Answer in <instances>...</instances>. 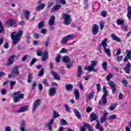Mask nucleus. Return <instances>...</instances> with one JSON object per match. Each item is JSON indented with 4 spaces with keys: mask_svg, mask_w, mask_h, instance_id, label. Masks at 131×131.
<instances>
[{
    "mask_svg": "<svg viewBox=\"0 0 131 131\" xmlns=\"http://www.w3.org/2000/svg\"><path fill=\"white\" fill-rule=\"evenodd\" d=\"M23 34V32L22 31H19L18 32H12L10 35L11 38L12 40V43L13 45H17L19 41H20V38Z\"/></svg>",
    "mask_w": 131,
    "mask_h": 131,
    "instance_id": "nucleus-1",
    "label": "nucleus"
},
{
    "mask_svg": "<svg viewBox=\"0 0 131 131\" xmlns=\"http://www.w3.org/2000/svg\"><path fill=\"white\" fill-rule=\"evenodd\" d=\"M12 96L14 103H18L20 102L21 99H24V94L21 93L20 91L13 93Z\"/></svg>",
    "mask_w": 131,
    "mask_h": 131,
    "instance_id": "nucleus-2",
    "label": "nucleus"
},
{
    "mask_svg": "<svg viewBox=\"0 0 131 131\" xmlns=\"http://www.w3.org/2000/svg\"><path fill=\"white\" fill-rule=\"evenodd\" d=\"M98 65L97 60H93L91 61V65L89 67H85L84 68V70H88L90 72L93 71L94 72H97L98 71V69H95V67Z\"/></svg>",
    "mask_w": 131,
    "mask_h": 131,
    "instance_id": "nucleus-3",
    "label": "nucleus"
},
{
    "mask_svg": "<svg viewBox=\"0 0 131 131\" xmlns=\"http://www.w3.org/2000/svg\"><path fill=\"white\" fill-rule=\"evenodd\" d=\"M56 17L54 15H52L48 21V24L49 25V28L50 30H55V19Z\"/></svg>",
    "mask_w": 131,
    "mask_h": 131,
    "instance_id": "nucleus-4",
    "label": "nucleus"
},
{
    "mask_svg": "<svg viewBox=\"0 0 131 131\" xmlns=\"http://www.w3.org/2000/svg\"><path fill=\"white\" fill-rule=\"evenodd\" d=\"M62 17L64 19L63 23L65 25H69V24L71 23L72 19L71 15L65 13L62 15Z\"/></svg>",
    "mask_w": 131,
    "mask_h": 131,
    "instance_id": "nucleus-5",
    "label": "nucleus"
},
{
    "mask_svg": "<svg viewBox=\"0 0 131 131\" xmlns=\"http://www.w3.org/2000/svg\"><path fill=\"white\" fill-rule=\"evenodd\" d=\"M74 36V35L73 34H71L62 38V39L61 40V43H66V42H67L68 40L71 39V38H72V37H73Z\"/></svg>",
    "mask_w": 131,
    "mask_h": 131,
    "instance_id": "nucleus-6",
    "label": "nucleus"
},
{
    "mask_svg": "<svg viewBox=\"0 0 131 131\" xmlns=\"http://www.w3.org/2000/svg\"><path fill=\"white\" fill-rule=\"evenodd\" d=\"M15 24H16L15 20L13 19H9L6 21L5 26H6V27H13V26H15Z\"/></svg>",
    "mask_w": 131,
    "mask_h": 131,
    "instance_id": "nucleus-7",
    "label": "nucleus"
},
{
    "mask_svg": "<svg viewBox=\"0 0 131 131\" xmlns=\"http://www.w3.org/2000/svg\"><path fill=\"white\" fill-rule=\"evenodd\" d=\"M40 105V99H36L33 103V112H35V110L37 109L38 106Z\"/></svg>",
    "mask_w": 131,
    "mask_h": 131,
    "instance_id": "nucleus-8",
    "label": "nucleus"
},
{
    "mask_svg": "<svg viewBox=\"0 0 131 131\" xmlns=\"http://www.w3.org/2000/svg\"><path fill=\"white\" fill-rule=\"evenodd\" d=\"M16 58V55H13L9 57L8 59L7 66H11V65H13L14 64V59Z\"/></svg>",
    "mask_w": 131,
    "mask_h": 131,
    "instance_id": "nucleus-9",
    "label": "nucleus"
},
{
    "mask_svg": "<svg viewBox=\"0 0 131 131\" xmlns=\"http://www.w3.org/2000/svg\"><path fill=\"white\" fill-rule=\"evenodd\" d=\"M99 104L103 106V105H106L107 104V95H103L101 98L99 102Z\"/></svg>",
    "mask_w": 131,
    "mask_h": 131,
    "instance_id": "nucleus-10",
    "label": "nucleus"
},
{
    "mask_svg": "<svg viewBox=\"0 0 131 131\" xmlns=\"http://www.w3.org/2000/svg\"><path fill=\"white\" fill-rule=\"evenodd\" d=\"M56 93H57V89H56V88H50L49 89L48 94L51 97L55 96V95H56Z\"/></svg>",
    "mask_w": 131,
    "mask_h": 131,
    "instance_id": "nucleus-11",
    "label": "nucleus"
},
{
    "mask_svg": "<svg viewBox=\"0 0 131 131\" xmlns=\"http://www.w3.org/2000/svg\"><path fill=\"white\" fill-rule=\"evenodd\" d=\"M130 68H131V64L129 62H128L125 68L124 69V71L127 74H129V73H130Z\"/></svg>",
    "mask_w": 131,
    "mask_h": 131,
    "instance_id": "nucleus-12",
    "label": "nucleus"
},
{
    "mask_svg": "<svg viewBox=\"0 0 131 131\" xmlns=\"http://www.w3.org/2000/svg\"><path fill=\"white\" fill-rule=\"evenodd\" d=\"M98 32H99V26H98V25L97 24H94L92 28V33H93L94 35H96V34H97V33H98Z\"/></svg>",
    "mask_w": 131,
    "mask_h": 131,
    "instance_id": "nucleus-13",
    "label": "nucleus"
},
{
    "mask_svg": "<svg viewBox=\"0 0 131 131\" xmlns=\"http://www.w3.org/2000/svg\"><path fill=\"white\" fill-rule=\"evenodd\" d=\"M53 124H54V119L52 118L50 120L49 122H48L47 124V126L48 127V129L50 131L53 130V129L52 128V126H53Z\"/></svg>",
    "mask_w": 131,
    "mask_h": 131,
    "instance_id": "nucleus-14",
    "label": "nucleus"
},
{
    "mask_svg": "<svg viewBox=\"0 0 131 131\" xmlns=\"http://www.w3.org/2000/svg\"><path fill=\"white\" fill-rule=\"evenodd\" d=\"M12 76L14 77L18 76L19 75V70H18V67H16L13 68L12 72Z\"/></svg>",
    "mask_w": 131,
    "mask_h": 131,
    "instance_id": "nucleus-15",
    "label": "nucleus"
},
{
    "mask_svg": "<svg viewBox=\"0 0 131 131\" xmlns=\"http://www.w3.org/2000/svg\"><path fill=\"white\" fill-rule=\"evenodd\" d=\"M107 40H108V38H104L101 42V43L99 47H103V49L107 48V47H108V44L107 43Z\"/></svg>",
    "mask_w": 131,
    "mask_h": 131,
    "instance_id": "nucleus-16",
    "label": "nucleus"
},
{
    "mask_svg": "<svg viewBox=\"0 0 131 131\" xmlns=\"http://www.w3.org/2000/svg\"><path fill=\"white\" fill-rule=\"evenodd\" d=\"M82 75V68L81 67V66H78L76 76L79 78Z\"/></svg>",
    "mask_w": 131,
    "mask_h": 131,
    "instance_id": "nucleus-17",
    "label": "nucleus"
},
{
    "mask_svg": "<svg viewBox=\"0 0 131 131\" xmlns=\"http://www.w3.org/2000/svg\"><path fill=\"white\" fill-rule=\"evenodd\" d=\"M49 59V53H48V51H45L44 53H43L42 56V61L43 62H45L47 61Z\"/></svg>",
    "mask_w": 131,
    "mask_h": 131,
    "instance_id": "nucleus-18",
    "label": "nucleus"
},
{
    "mask_svg": "<svg viewBox=\"0 0 131 131\" xmlns=\"http://www.w3.org/2000/svg\"><path fill=\"white\" fill-rule=\"evenodd\" d=\"M111 37L113 40H115V41H118V42H121V39L119 37H117V35H115V34H112Z\"/></svg>",
    "mask_w": 131,
    "mask_h": 131,
    "instance_id": "nucleus-19",
    "label": "nucleus"
},
{
    "mask_svg": "<svg viewBox=\"0 0 131 131\" xmlns=\"http://www.w3.org/2000/svg\"><path fill=\"white\" fill-rule=\"evenodd\" d=\"M29 109V106L25 105L19 108L17 112L19 113L25 112V111H27V110H28Z\"/></svg>",
    "mask_w": 131,
    "mask_h": 131,
    "instance_id": "nucleus-20",
    "label": "nucleus"
},
{
    "mask_svg": "<svg viewBox=\"0 0 131 131\" xmlns=\"http://www.w3.org/2000/svg\"><path fill=\"white\" fill-rule=\"evenodd\" d=\"M66 91L68 92H71L73 90V85L72 84H67L65 85Z\"/></svg>",
    "mask_w": 131,
    "mask_h": 131,
    "instance_id": "nucleus-21",
    "label": "nucleus"
},
{
    "mask_svg": "<svg viewBox=\"0 0 131 131\" xmlns=\"http://www.w3.org/2000/svg\"><path fill=\"white\" fill-rule=\"evenodd\" d=\"M90 117L91 118V121H94L95 120H98V116L95 113H92L90 115Z\"/></svg>",
    "mask_w": 131,
    "mask_h": 131,
    "instance_id": "nucleus-22",
    "label": "nucleus"
},
{
    "mask_svg": "<svg viewBox=\"0 0 131 131\" xmlns=\"http://www.w3.org/2000/svg\"><path fill=\"white\" fill-rule=\"evenodd\" d=\"M24 17L26 18L27 20H29V16L30 15V11L29 10H24Z\"/></svg>",
    "mask_w": 131,
    "mask_h": 131,
    "instance_id": "nucleus-23",
    "label": "nucleus"
},
{
    "mask_svg": "<svg viewBox=\"0 0 131 131\" xmlns=\"http://www.w3.org/2000/svg\"><path fill=\"white\" fill-rule=\"evenodd\" d=\"M60 8L61 5L57 4L55 6H54L53 8H52V9L51 10V12H56V11H58V10H59V9H60Z\"/></svg>",
    "mask_w": 131,
    "mask_h": 131,
    "instance_id": "nucleus-24",
    "label": "nucleus"
},
{
    "mask_svg": "<svg viewBox=\"0 0 131 131\" xmlns=\"http://www.w3.org/2000/svg\"><path fill=\"white\" fill-rule=\"evenodd\" d=\"M74 94H75L76 100H79L80 94H79V91H78V89L75 90Z\"/></svg>",
    "mask_w": 131,
    "mask_h": 131,
    "instance_id": "nucleus-25",
    "label": "nucleus"
},
{
    "mask_svg": "<svg viewBox=\"0 0 131 131\" xmlns=\"http://www.w3.org/2000/svg\"><path fill=\"white\" fill-rule=\"evenodd\" d=\"M51 74L53 75V76H54V77H55L56 79H57V80H60V76H59V75H58V74L54 71H52L51 72Z\"/></svg>",
    "mask_w": 131,
    "mask_h": 131,
    "instance_id": "nucleus-26",
    "label": "nucleus"
},
{
    "mask_svg": "<svg viewBox=\"0 0 131 131\" xmlns=\"http://www.w3.org/2000/svg\"><path fill=\"white\" fill-rule=\"evenodd\" d=\"M104 52L106 54V55L108 56V57H111V50H110V49L107 48H103Z\"/></svg>",
    "mask_w": 131,
    "mask_h": 131,
    "instance_id": "nucleus-27",
    "label": "nucleus"
},
{
    "mask_svg": "<svg viewBox=\"0 0 131 131\" xmlns=\"http://www.w3.org/2000/svg\"><path fill=\"white\" fill-rule=\"evenodd\" d=\"M45 7H46V4H42L40 5H39L38 6L36 7L35 8L36 11H40V10H43L45 9Z\"/></svg>",
    "mask_w": 131,
    "mask_h": 131,
    "instance_id": "nucleus-28",
    "label": "nucleus"
},
{
    "mask_svg": "<svg viewBox=\"0 0 131 131\" xmlns=\"http://www.w3.org/2000/svg\"><path fill=\"white\" fill-rule=\"evenodd\" d=\"M73 112H74L75 115H76V117L77 118H81V114H80V113H79V112L78 111V110H76V109H74L73 110Z\"/></svg>",
    "mask_w": 131,
    "mask_h": 131,
    "instance_id": "nucleus-29",
    "label": "nucleus"
},
{
    "mask_svg": "<svg viewBox=\"0 0 131 131\" xmlns=\"http://www.w3.org/2000/svg\"><path fill=\"white\" fill-rule=\"evenodd\" d=\"M25 126H26V123H25L24 121H23L20 125L19 130L20 131H25Z\"/></svg>",
    "mask_w": 131,
    "mask_h": 131,
    "instance_id": "nucleus-30",
    "label": "nucleus"
},
{
    "mask_svg": "<svg viewBox=\"0 0 131 131\" xmlns=\"http://www.w3.org/2000/svg\"><path fill=\"white\" fill-rule=\"evenodd\" d=\"M127 17L128 19V20H131V7L129 6L127 8Z\"/></svg>",
    "mask_w": 131,
    "mask_h": 131,
    "instance_id": "nucleus-31",
    "label": "nucleus"
},
{
    "mask_svg": "<svg viewBox=\"0 0 131 131\" xmlns=\"http://www.w3.org/2000/svg\"><path fill=\"white\" fill-rule=\"evenodd\" d=\"M63 62L64 63H69L71 61L70 58L68 56H64L62 59Z\"/></svg>",
    "mask_w": 131,
    "mask_h": 131,
    "instance_id": "nucleus-32",
    "label": "nucleus"
},
{
    "mask_svg": "<svg viewBox=\"0 0 131 131\" xmlns=\"http://www.w3.org/2000/svg\"><path fill=\"white\" fill-rule=\"evenodd\" d=\"M117 24L118 25H121V26H123L124 25V20L118 19L117 20Z\"/></svg>",
    "mask_w": 131,
    "mask_h": 131,
    "instance_id": "nucleus-33",
    "label": "nucleus"
},
{
    "mask_svg": "<svg viewBox=\"0 0 131 131\" xmlns=\"http://www.w3.org/2000/svg\"><path fill=\"white\" fill-rule=\"evenodd\" d=\"M88 125H89V124L84 123L83 124V125L82 127H81V128H80V131H85V130H86V128H85V127H87V128H88Z\"/></svg>",
    "mask_w": 131,
    "mask_h": 131,
    "instance_id": "nucleus-34",
    "label": "nucleus"
},
{
    "mask_svg": "<svg viewBox=\"0 0 131 131\" xmlns=\"http://www.w3.org/2000/svg\"><path fill=\"white\" fill-rule=\"evenodd\" d=\"M116 107H117V104L115 103L112 104L109 108L110 111H113V110H114Z\"/></svg>",
    "mask_w": 131,
    "mask_h": 131,
    "instance_id": "nucleus-35",
    "label": "nucleus"
},
{
    "mask_svg": "<svg viewBox=\"0 0 131 131\" xmlns=\"http://www.w3.org/2000/svg\"><path fill=\"white\" fill-rule=\"evenodd\" d=\"M112 78H113V75L112 74V73H110L108 75L106 76L107 81H110V80Z\"/></svg>",
    "mask_w": 131,
    "mask_h": 131,
    "instance_id": "nucleus-36",
    "label": "nucleus"
},
{
    "mask_svg": "<svg viewBox=\"0 0 131 131\" xmlns=\"http://www.w3.org/2000/svg\"><path fill=\"white\" fill-rule=\"evenodd\" d=\"M53 118H57L58 116H60V115H59V113L56 112L55 111H53Z\"/></svg>",
    "mask_w": 131,
    "mask_h": 131,
    "instance_id": "nucleus-37",
    "label": "nucleus"
},
{
    "mask_svg": "<svg viewBox=\"0 0 131 131\" xmlns=\"http://www.w3.org/2000/svg\"><path fill=\"white\" fill-rule=\"evenodd\" d=\"M108 84L111 86V88H113L116 86V85H115V83H114L113 81H108Z\"/></svg>",
    "mask_w": 131,
    "mask_h": 131,
    "instance_id": "nucleus-38",
    "label": "nucleus"
},
{
    "mask_svg": "<svg viewBox=\"0 0 131 131\" xmlns=\"http://www.w3.org/2000/svg\"><path fill=\"white\" fill-rule=\"evenodd\" d=\"M43 26H45V22L40 21L38 24V28L39 29L43 28Z\"/></svg>",
    "mask_w": 131,
    "mask_h": 131,
    "instance_id": "nucleus-39",
    "label": "nucleus"
},
{
    "mask_svg": "<svg viewBox=\"0 0 131 131\" xmlns=\"http://www.w3.org/2000/svg\"><path fill=\"white\" fill-rule=\"evenodd\" d=\"M116 118H117V117L116 115H112L108 118V120H113L114 119H116Z\"/></svg>",
    "mask_w": 131,
    "mask_h": 131,
    "instance_id": "nucleus-40",
    "label": "nucleus"
},
{
    "mask_svg": "<svg viewBox=\"0 0 131 131\" xmlns=\"http://www.w3.org/2000/svg\"><path fill=\"white\" fill-rule=\"evenodd\" d=\"M45 69L42 68L39 71V73L38 74V76H43V74H45Z\"/></svg>",
    "mask_w": 131,
    "mask_h": 131,
    "instance_id": "nucleus-41",
    "label": "nucleus"
},
{
    "mask_svg": "<svg viewBox=\"0 0 131 131\" xmlns=\"http://www.w3.org/2000/svg\"><path fill=\"white\" fill-rule=\"evenodd\" d=\"M107 12L106 11H102L101 13V16L104 18L107 17Z\"/></svg>",
    "mask_w": 131,
    "mask_h": 131,
    "instance_id": "nucleus-42",
    "label": "nucleus"
},
{
    "mask_svg": "<svg viewBox=\"0 0 131 131\" xmlns=\"http://www.w3.org/2000/svg\"><path fill=\"white\" fill-rule=\"evenodd\" d=\"M36 55L39 57H41V56L43 55V53H42V51H41V50H37L36 52Z\"/></svg>",
    "mask_w": 131,
    "mask_h": 131,
    "instance_id": "nucleus-43",
    "label": "nucleus"
},
{
    "mask_svg": "<svg viewBox=\"0 0 131 131\" xmlns=\"http://www.w3.org/2000/svg\"><path fill=\"white\" fill-rule=\"evenodd\" d=\"M102 67L104 70H107V67H108V64L107 63V62H104L102 63Z\"/></svg>",
    "mask_w": 131,
    "mask_h": 131,
    "instance_id": "nucleus-44",
    "label": "nucleus"
},
{
    "mask_svg": "<svg viewBox=\"0 0 131 131\" xmlns=\"http://www.w3.org/2000/svg\"><path fill=\"white\" fill-rule=\"evenodd\" d=\"M84 4L85 6L84 7L85 10L89 9V2L88 1V0H84Z\"/></svg>",
    "mask_w": 131,
    "mask_h": 131,
    "instance_id": "nucleus-45",
    "label": "nucleus"
},
{
    "mask_svg": "<svg viewBox=\"0 0 131 131\" xmlns=\"http://www.w3.org/2000/svg\"><path fill=\"white\" fill-rule=\"evenodd\" d=\"M105 26V22L104 21H101V22L100 23V27L101 30H103V29L104 28V27Z\"/></svg>",
    "mask_w": 131,
    "mask_h": 131,
    "instance_id": "nucleus-46",
    "label": "nucleus"
},
{
    "mask_svg": "<svg viewBox=\"0 0 131 131\" xmlns=\"http://www.w3.org/2000/svg\"><path fill=\"white\" fill-rule=\"evenodd\" d=\"M5 30H4V26H3V23L0 21V33L4 32Z\"/></svg>",
    "mask_w": 131,
    "mask_h": 131,
    "instance_id": "nucleus-47",
    "label": "nucleus"
},
{
    "mask_svg": "<svg viewBox=\"0 0 131 131\" xmlns=\"http://www.w3.org/2000/svg\"><path fill=\"white\" fill-rule=\"evenodd\" d=\"M96 89L98 92H101V91L102 90V88L101 87V84H100V83L97 84Z\"/></svg>",
    "mask_w": 131,
    "mask_h": 131,
    "instance_id": "nucleus-48",
    "label": "nucleus"
},
{
    "mask_svg": "<svg viewBox=\"0 0 131 131\" xmlns=\"http://www.w3.org/2000/svg\"><path fill=\"white\" fill-rule=\"evenodd\" d=\"M103 91L104 92L103 96H107L108 95V91H107V89H106L105 86L103 87Z\"/></svg>",
    "mask_w": 131,
    "mask_h": 131,
    "instance_id": "nucleus-49",
    "label": "nucleus"
},
{
    "mask_svg": "<svg viewBox=\"0 0 131 131\" xmlns=\"http://www.w3.org/2000/svg\"><path fill=\"white\" fill-rule=\"evenodd\" d=\"M61 59V55L59 54L57 56L55 57V61L57 63H59L60 62V60Z\"/></svg>",
    "mask_w": 131,
    "mask_h": 131,
    "instance_id": "nucleus-50",
    "label": "nucleus"
},
{
    "mask_svg": "<svg viewBox=\"0 0 131 131\" xmlns=\"http://www.w3.org/2000/svg\"><path fill=\"white\" fill-rule=\"evenodd\" d=\"M31 79H32V74H29L28 77V82H31Z\"/></svg>",
    "mask_w": 131,
    "mask_h": 131,
    "instance_id": "nucleus-51",
    "label": "nucleus"
},
{
    "mask_svg": "<svg viewBox=\"0 0 131 131\" xmlns=\"http://www.w3.org/2000/svg\"><path fill=\"white\" fill-rule=\"evenodd\" d=\"M94 98V92L91 93L88 96V100H91Z\"/></svg>",
    "mask_w": 131,
    "mask_h": 131,
    "instance_id": "nucleus-52",
    "label": "nucleus"
},
{
    "mask_svg": "<svg viewBox=\"0 0 131 131\" xmlns=\"http://www.w3.org/2000/svg\"><path fill=\"white\" fill-rule=\"evenodd\" d=\"M16 81H10V88L11 89H12L13 87L14 86V85H15V84H16Z\"/></svg>",
    "mask_w": 131,
    "mask_h": 131,
    "instance_id": "nucleus-53",
    "label": "nucleus"
},
{
    "mask_svg": "<svg viewBox=\"0 0 131 131\" xmlns=\"http://www.w3.org/2000/svg\"><path fill=\"white\" fill-rule=\"evenodd\" d=\"M122 59H123V56L121 55L118 56L117 57V60H118V62H121V61H122Z\"/></svg>",
    "mask_w": 131,
    "mask_h": 131,
    "instance_id": "nucleus-54",
    "label": "nucleus"
},
{
    "mask_svg": "<svg viewBox=\"0 0 131 131\" xmlns=\"http://www.w3.org/2000/svg\"><path fill=\"white\" fill-rule=\"evenodd\" d=\"M27 58H30V56H29L28 55L26 54L22 58L23 62H25L26 61V59Z\"/></svg>",
    "mask_w": 131,
    "mask_h": 131,
    "instance_id": "nucleus-55",
    "label": "nucleus"
},
{
    "mask_svg": "<svg viewBox=\"0 0 131 131\" xmlns=\"http://www.w3.org/2000/svg\"><path fill=\"white\" fill-rule=\"evenodd\" d=\"M111 89L112 91V94H115V93H116V91H117V88H116V86L111 87Z\"/></svg>",
    "mask_w": 131,
    "mask_h": 131,
    "instance_id": "nucleus-56",
    "label": "nucleus"
},
{
    "mask_svg": "<svg viewBox=\"0 0 131 131\" xmlns=\"http://www.w3.org/2000/svg\"><path fill=\"white\" fill-rule=\"evenodd\" d=\"M121 27L124 31H128V29L127 28V25H123V26H122Z\"/></svg>",
    "mask_w": 131,
    "mask_h": 131,
    "instance_id": "nucleus-57",
    "label": "nucleus"
},
{
    "mask_svg": "<svg viewBox=\"0 0 131 131\" xmlns=\"http://www.w3.org/2000/svg\"><path fill=\"white\" fill-rule=\"evenodd\" d=\"M61 125H67V121L62 119L61 121Z\"/></svg>",
    "mask_w": 131,
    "mask_h": 131,
    "instance_id": "nucleus-58",
    "label": "nucleus"
},
{
    "mask_svg": "<svg viewBox=\"0 0 131 131\" xmlns=\"http://www.w3.org/2000/svg\"><path fill=\"white\" fill-rule=\"evenodd\" d=\"M87 125H88V131H95V130H94V128L91 125L89 124Z\"/></svg>",
    "mask_w": 131,
    "mask_h": 131,
    "instance_id": "nucleus-59",
    "label": "nucleus"
},
{
    "mask_svg": "<svg viewBox=\"0 0 131 131\" xmlns=\"http://www.w3.org/2000/svg\"><path fill=\"white\" fill-rule=\"evenodd\" d=\"M122 83L123 84H124L125 86H126L128 84V82L125 79L122 80Z\"/></svg>",
    "mask_w": 131,
    "mask_h": 131,
    "instance_id": "nucleus-60",
    "label": "nucleus"
},
{
    "mask_svg": "<svg viewBox=\"0 0 131 131\" xmlns=\"http://www.w3.org/2000/svg\"><path fill=\"white\" fill-rule=\"evenodd\" d=\"M41 33H42L43 34H47V33H48V30L46 29H42L41 30Z\"/></svg>",
    "mask_w": 131,
    "mask_h": 131,
    "instance_id": "nucleus-61",
    "label": "nucleus"
},
{
    "mask_svg": "<svg viewBox=\"0 0 131 131\" xmlns=\"http://www.w3.org/2000/svg\"><path fill=\"white\" fill-rule=\"evenodd\" d=\"M36 62V59L33 58L30 63V66H32Z\"/></svg>",
    "mask_w": 131,
    "mask_h": 131,
    "instance_id": "nucleus-62",
    "label": "nucleus"
},
{
    "mask_svg": "<svg viewBox=\"0 0 131 131\" xmlns=\"http://www.w3.org/2000/svg\"><path fill=\"white\" fill-rule=\"evenodd\" d=\"M68 52V51H67V50H66V49L62 48L60 51L59 53H60V54H62L63 53H67Z\"/></svg>",
    "mask_w": 131,
    "mask_h": 131,
    "instance_id": "nucleus-63",
    "label": "nucleus"
},
{
    "mask_svg": "<svg viewBox=\"0 0 131 131\" xmlns=\"http://www.w3.org/2000/svg\"><path fill=\"white\" fill-rule=\"evenodd\" d=\"M1 94L2 95H5L6 94H7V90L6 89H3L1 90Z\"/></svg>",
    "mask_w": 131,
    "mask_h": 131,
    "instance_id": "nucleus-64",
    "label": "nucleus"
}]
</instances>
